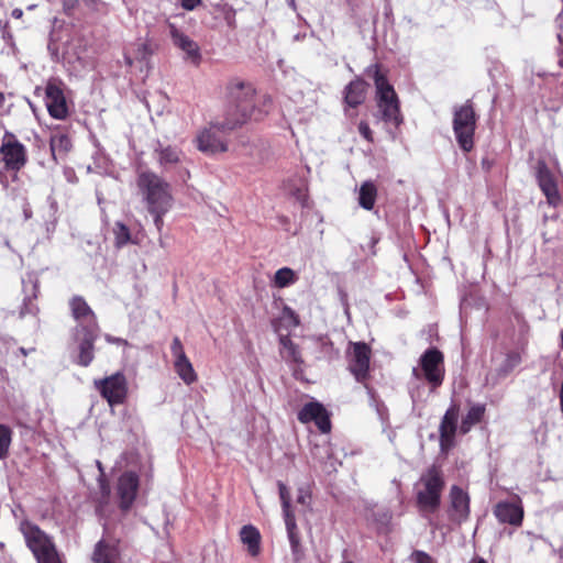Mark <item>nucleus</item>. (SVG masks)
<instances>
[{
    "label": "nucleus",
    "mask_w": 563,
    "mask_h": 563,
    "mask_svg": "<svg viewBox=\"0 0 563 563\" xmlns=\"http://www.w3.org/2000/svg\"><path fill=\"white\" fill-rule=\"evenodd\" d=\"M240 538L243 544L247 547V552L252 556L258 555L261 551V534L253 526H244L240 531Z\"/></svg>",
    "instance_id": "obj_23"
},
{
    "label": "nucleus",
    "mask_w": 563,
    "mask_h": 563,
    "mask_svg": "<svg viewBox=\"0 0 563 563\" xmlns=\"http://www.w3.org/2000/svg\"><path fill=\"white\" fill-rule=\"evenodd\" d=\"M239 126V121L212 120L198 130L194 143L203 154L218 155L229 150L227 134Z\"/></svg>",
    "instance_id": "obj_3"
},
{
    "label": "nucleus",
    "mask_w": 563,
    "mask_h": 563,
    "mask_svg": "<svg viewBox=\"0 0 563 563\" xmlns=\"http://www.w3.org/2000/svg\"><path fill=\"white\" fill-rule=\"evenodd\" d=\"M358 132L365 140H367L368 142H373V134L366 122H360Z\"/></svg>",
    "instance_id": "obj_43"
},
{
    "label": "nucleus",
    "mask_w": 563,
    "mask_h": 563,
    "mask_svg": "<svg viewBox=\"0 0 563 563\" xmlns=\"http://www.w3.org/2000/svg\"><path fill=\"white\" fill-rule=\"evenodd\" d=\"M148 54L150 52L147 45L144 43L140 44L137 47V58L146 59Z\"/></svg>",
    "instance_id": "obj_44"
},
{
    "label": "nucleus",
    "mask_w": 563,
    "mask_h": 563,
    "mask_svg": "<svg viewBox=\"0 0 563 563\" xmlns=\"http://www.w3.org/2000/svg\"><path fill=\"white\" fill-rule=\"evenodd\" d=\"M377 197V188L372 181H365L358 190V205L365 210L374 208Z\"/></svg>",
    "instance_id": "obj_25"
},
{
    "label": "nucleus",
    "mask_w": 563,
    "mask_h": 563,
    "mask_svg": "<svg viewBox=\"0 0 563 563\" xmlns=\"http://www.w3.org/2000/svg\"><path fill=\"white\" fill-rule=\"evenodd\" d=\"M298 419L302 423L314 421L322 433H327L331 429L330 419L325 408L317 401L306 404L299 411Z\"/></svg>",
    "instance_id": "obj_17"
},
{
    "label": "nucleus",
    "mask_w": 563,
    "mask_h": 563,
    "mask_svg": "<svg viewBox=\"0 0 563 563\" xmlns=\"http://www.w3.org/2000/svg\"><path fill=\"white\" fill-rule=\"evenodd\" d=\"M0 155L5 168L12 170L13 180L18 178V172L26 164V148L11 133H7L0 146Z\"/></svg>",
    "instance_id": "obj_9"
},
{
    "label": "nucleus",
    "mask_w": 563,
    "mask_h": 563,
    "mask_svg": "<svg viewBox=\"0 0 563 563\" xmlns=\"http://www.w3.org/2000/svg\"><path fill=\"white\" fill-rule=\"evenodd\" d=\"M476 114L470 101L457 106L453 111V131L460 147L470 152L474 146Z\"/></svg>",
    "instance_id": "obj_7"
},
{
    "label": "nucleus",
    "mask_w": 563,
    "mask_h": 563,
    "mask_svg": "<svg viewBox=\"0 0 563 563\" xmlns=\"http://www.w3.org/2000/svg\"><path fill=\"white\" fill-rule=\"evenodd\" d=\"M12 432L9 427L0 424V460L7 457L11 444Z\"/></svg>",
    "instance_id": "obj_36"
},
{
    "label": "nucleus",
    "mask_w": 563,
    "mask_h": 563,
    "mask_svg": "<svg viewBox=\"0 0 563 563\" xmlns=\"http://www.w3.org/2000/svg\"><path fill=\"white\" fill-rule=\"evenodd\" d=\"M4 102H5V97H4L3 92L0 91V108H2L4 106Z\"/></svg>",
    "instance_id": "obj_51"
},
{
    "label": "nucleus",
    "mask_w": 563,
    "mask_h": 563,
    "mask_svg": "<svg viewBox=\"0 0 563 563\" xmlns=\"http://www.w3.org/2000/svg\"><path fill=\"white\" fill-rule=\"evenodd\" d=\"M170 350H172V354L175 357V360L186 357V354H185V351H184V347H183V344H181L179 338H177V336L174 338V340L172 342Z\"/></svg>",
    "instance_id": "obj_40"
},
{
    "label": "nucleus",
    "mask_w": 563,
    "mask_h": 563,
    "mask_svg": "<svg viewBox=\"0 0 563 563\" xmlns=\"http://www.w3.org/2000/svg\"><path fill=\"white\" fill-rule=\"evenodd\" d=\"M444 481L437 466L428 468L416 485L417 504L421 512H434L440 506Z\"/></svg>",
    "instance_id": "obj_5"
},
{
    "label": "nucleus",
    "mask_w": 563,
    "mask_h": 563,
    "mask_svg": "<svg viewBox=\"0 0 563 563\" xmlns=\"http://www.w3.org/2000/svg\"><path fill=\"white\" fill-rule=\"evenodd\" d=\"M279 343L282 346L280 354L283 358H285L287 362H292L297 364L302 363L298 346L288 336H280Z\"/></svg>",
    "instance_id": "obj_27"
},
{
    "label": "nucleus",
    "mask_w": 563,
    "mask_h": 563,
    "mask_svg": "<svg viewBox=\"0 0 563 563\" xmlns=\"http://www.w3.org/2000/svg\"><path fill=\"white\" fill-rule=\"evenodd\" d=\"M309 499V496L306 492H303L302 489L299 490V494H298V497H297V501L299 504H307V500Z\"/></svg>",
    "instance_id": "obj_47"
},
{
    "label": "nucleus",
    "mask_w": 563,
    "mask_h": 563,
    "mask_svg": "<svg viewBox=\"0 0 563 563\" xmlns=\"http://www.w3.org/2000/svg\"><path fill=\"white\" fill-rule=\"evenodd\" d=\"M69 309L77 323L74 331L99 330L95 312L81 296L70 298Z\"/></svg>",
    "instance_id": "obj_11"
},
{
    "label": "nucleus",
    "mask_w": 563,
    "mask_h": 563,
    "mask_svg": "<svg viewBox=\"0 0 563 563\" xmlns=\"http://www.w3.org/2000/svg\"><path fill=\"white\" fill-rule=\"evenodd\" d=\"M475 563H486V562H485V560L479 559V560H477Z\"/></svg>",
    "instance_id": "obj_54"
},
{
    "label": "nucleus",
    "mask_w": 563,
    "mask_h": 563,
    "mask_svg": "<svg viewBox=\"0 0 563 563\" xmlns=\"http://www.w3.org/2000/svg\"><path fill=\"white\" fill-rule=\"evenodd\" d=\"M97 465H98L99 471L102 473V466L99 461H97ZM99 486H100V493L102 495V498L107 500L110 496V487L102 478V474L100 475V478H99Z\"/></svg>",
    "instance_id": "obj_41"
},
{
    "label": "nucleus",
    "mask_w": 563,
    "mask_h": 563,
    "mask_svg": "<svg viewBox=\"0 0 563 563\" xmlns=\"http://www.w3.org/2000/svg\"><path fill=\"white\" fill-rule=\"evenodd\" d=\"M99 335V330L74 331V340L77 343V363L88 366L93 360V343Z\"/></svg>",
    "instance_id": "obj_18"
},
{
    "label": "nucleus",
    "mask_w": 563,
    "mask_h": 563,
    "mask_svg": "<svg viewBox=\"0 0 563 563\" xmlns=\"http://www.w3.org/2000/svg\"><path fill=\"white\" fill-rule=\"evenodd\" d=\"M278 489H279V497H280V501H282V506H283L284 518H286L287 515H294L292 511L290 510L289 490L286 487V485L282 482H278Z\"/></svg>",
    "instance_id": "obj_37"
},
{
    "label": "nucleus",
    "mask_w": 563,
    "mask_h": 563,
    "mask_svg": "<svg viewBox=\"0 0 563 563\" xmlns=\"http://www.w3.org/2000/svg\"><path fill=\"white\" fill-rule=\"evenodd\" d=\"M384 517H385L386 521H388L390 519V515L389 514H385Z\"/></svg>",
    "instance_id": "obj_53"
},
{
    "label": "nucleus",
    "mask_w": 563,
    "mask_h": 563,
    "mask_svg": "<svg viewBox=\"0 0 563 563\" xmlns=\"http://www.w3.org/2000/svg\"><path fill=\"white\" fill-rule=\"evenodd\" d=\"M460 408L452 404L445 411L440 423V445L442 451H448L453 445L454 435L457 429Z\"/></svg>",
    "instance_id": "obj_15"
},
{
    "label": "nucleus",
    "mask_w": 563,
    "mask_h": 563,
    "mask_svg": "<svg viewBox=\"0 0 563 563\" xmlns=\"http://www.w3.org/2000/svg\"><path fill=\"white\" fill-rule=\"evenodd\" d=\"M350 360V369L357 382L366 378L369 368L371 350L363 342L353 343Z\"/></svg>",
    "instance_id": "obj_16"
},
{
    "label": "nucleus",
    "mask_w": 563,
    "mask_h": 563,
    "mask_svg": "<svg viewBox=\"0 0 563 563\" xmlns=\"http://www.w3.org/2000/svg\"><path fill=\"white\" fill-rule=\"evenodd\" d=\"M34 351V349H30V350H26L24 347H20L19 349V352L23 355V356H26L30 352Z\"/></svg>",
    "instance_id": "obj_50"
},
{
    "label": "nucleus",
    "mask_w": 563,
    "mask_h": 563,
    "mask_svg": "<svg viewBox=\"0 0 563 563\" xmlns=\"http://www.w3.org/2000/svg\"><path fill=\"white\" fill-rule=\"evenodd\" d=\"M140 478L134 472H124L118 479L117 493L120 498V508L128 510L136 498Z\"/></svg>",
    "instance_id": "obj_14"
},
{
    "label": "nucleus",
    "mask_w": 563,
    "mask_h": 563,
    "mask_svg": "<svg viewBox=\"0 0 563 563\" xmlns=\"http://www.w3.org/2000/svg\"><path fill=\"white\" fill-rule=\"evenodd\" d=\"M199 3H200V0H183L181 1V5L186 10H194Z\"/></svg>",
    "instance_id": "obj_45"
},
{
    "label": "nucleus",
    "mask_w": 563,
    "mask_h": 563,
    "mask_svg": "<svg viewBox=\"0 0 563 563\" xmlns=\"http://www.w3.org/2000/svg\"><path fill=\"white\" fill-rule=\"evenodd\" d=\"M536 177L541 191L547 197L548 203L553 207H556L561 201V196L558 187V179L551 173L545 162L542 159H539L537 162Z\"/></svg>",
    "instance_id": "obj_12"
},
{
    "label": "nucleus",
    "mask_w": 563,
    "mask_h": 563,
    "mask_svg": "<svg viewBox=\"0 0 563 563\" xmlns=\"http://www.w3.org/2000/svg\"><path fill=\"white\" fill-rule=\"evenodd\" d=\"M45 103L48 113L57 120H63L68 114L66 99L62 84L55 79L49 80L45 87Z\"/></svg>",
    "instance_id": "obj_13"
},
{
    "label": "nucleus",
    "mask_w": 563,
    "mask_h": 563,
    "mask_svg": "<svg viewBox=\"0 0 563 563\" xmlns=\"http://www.w3.org/2000/svg\"><path fill=\"white\" fill-rule=\"evenodd\" d=\"M344 563H352V562H344Z\"/></svg>",
    "instance_id": "obj_57"
},
{
    "label": "nucleus",
    "mask_w": 563,
    "mask_h": 563,
    "mask_svg": "<svg viewBox=\"0 0 563 563\" xmlns=\"http://www.w3.org/2000/svg\"><path fill=\"white\" fill-rule=\"evenodd\" d=\"M366 84L362 79L351 81L345 88V102L350 107H357L365 99Z\"/></svg>",
    "instance_id": "obj_22"
},
{
    "label": "nucleus",
    "mask_w": 563,
    "mask_h": 563,
    "mask_svg": "<svg viewBox=\"0 0 563 563\" xmlns=\"http://www.w3.org/2000/svg\"><path fill=\"white\" fill-rule=\"evenodd\" d=\"M23 15V11L21 9H14L12 11V16L15 19H20Z\"/></svg>",
    "instance_id": "obj_49"
},
{
    "label": "nucleus",
    "mask_w": 563,
    "mask_h": 563,
    "mask_svg": "<svg viewBox=\"0 0 563 563\" xmlns=\"http://www.w3.org/2000/svg\"><path fill=\"white\" fill-rule=\"evenodd\" d=\"M168 27L174 45L186 54V58L195 63L198 62L200 53L197 43L180 32L173 23H169Z\"/></svg>",
    "instance_id": "obj_20"
},
{
    "label": "nucleus",
    "mask_w": 563,
    "mask_h": 563,
    "mask_svg": "<svg viewBox=\"0 0 563 563\" xmlns=\"http://www.w3.org/2000/svg\"><path fill=\"white\" fill-rule=\"evenodd\" d=\"M410 561L413 563H435L428 553L420 550H416L411 553Z\"/></svg>",
    "instance_id": "obj_39"
},
{
    "label": "nucleus",
    "mask_w": 563,
    "mask_h": 563,
    "mask_svg": "<svg viewBox=\"0 0 563 563\" xmlns=\"http://www.w3.org/2000/svg\"><path fill=\"white\" fill-rule=\"evenodd\" d=\"M285 189L302 207L306 206V203H307V185L302 179L288 180L285 185Z\"/></svg>",
    "instance_id": "obj_29"
},
{
    "label": "nucleus",
    "mask_w": 563,
    "mask_h": 563,
    "mask_svg": "<svg viewBox=\"0 0 563 563\" xmlns=\"http://www.w3.org/2000/svg\"><path fill=\"white\" fill-rule=\"evenodd\" d=\"M20 531L37 563H63L51 538L37 526L25 520L20 523Z\"/></svg>",
    "instance_id": "obj_6"
},
{
    "label": "nucleus",
    "mask_w": 563,
    "mask_h": 563,
    "mask_svg": "<svg viewBox=\"0 0 563 563\" xmlns=\"http://www.w3.org/2000/svg\"><path fill=\"white\" fill-rule=\"evenodd\" d=\"M496 518L504 523L520 526L523 518L522 507L518 504L501 501L495 507Z\"/></svg>",
    "instance_id": "obj_21"
},
{
    "label": "nucleus",
    "mask_w": 563,
    "mask_h": 563,
    "mask_svg": "<svg viewBox=\"0 0 563 563\" xmlns=\"http://www.w3.org/2000/svg\"><path fill=\"white\" fill-rule=\"evenodd\" d=\"M170 208H158V209H151L147 210L154 219V224L158 232L162 231L164 225L163 217L169 211Z\"/></svg>",
    "instance_id": "obj_38"
},
{
    "label": "nucleus",
    "mask_w": 563,
    "mask_h": 563,
    "mask_svg": "<svg viewBox=\"0 0 563 563\" xmlns=\"http://www.w3.org/2000/svg\"><path fill=\"white\" fill-rule=\"evenodd\" d=\"M411 398L413 399V401H416V395H415V391L411 393Z\"/></svg>",
    "instance_id": "obj_55"
},
{
    "label": "nucleus",
    "mask_w": 563,
    "mask_h": 563,
    "mask_svg": "<svg viewBox=\"0 0 563 563\" xmlns=\"http://www.w3.org/2000/svg\"><path fill=\"white\" fill-rule=\"evenodd\" d=\"M98 390L110 406L120 405L128 394V384L122 373H115L101 380L95 382Z\"/></svg>",
    "instance_id": "obj_10"
},
{
    "label": "nucleus",
    "mask_w": 563,
    "mask_h": 563,
    "mask_svg": "<svg viewBox=\"0 0 563 563\" xmlns=\"http://www.w3.org/2000/svg\"><path fill=\"white\" fill-rule=\"evenodd\" d=\"M296 273L289 267L279 268L274 275V286L277 288L288 287L297 282Z\"/></svg>",
    "instance_id": "obj_31"
},
{
    "label": "nucleus",
    "mask_w": 563,
    "mask_h": 563,
    "mask_svg": "<svg viewBox=\"0 0 563 563\" xmlns=\"http://www.w3.org/2000/svg\"><path fill=\"white\" fill-rule=\"evenodd\" d=\"M125 63H126L129 66H132V65H133V59H132L129 55H125Z\"/></svg>",
    "instance_id": "obj_52"
},
{
    "label": "nucleus",
    "mask_w": 563,
    "mask_h": 563,
    "mask_svg": "<svg viewBox=\"0 0 563 563\" xmlns=\"http://www.w3.org/2000/svg\"><path fill=\"white\" fill-rule=\"evenodd\" d=\"M451 510L450 517L452 520L461 523L468 518L470 515V497L459 486H452L450 490Z\"/></svg>",
    "instance_id": "obj_19"
},
{
    "label": "nucleus",
    "mask_w": 563,
    "mask_h": 563,
    "mask_svg": "<svg viewBox=\"0 0 563 563\" xmlns=\"http://www.w3.org/2000/svg\"><path fill=\"white\" fill-rule=\"evenodd\" d=\"M76 4H77V0H65L64 1V11L69 14Z\"/></svg>",
    "instance_id": "obj_46"
},
{
    "label": "nucleus",
    "mask_w": 563,
    "mask_h": 563,
    "mask_svg": "<svg viewBox=\"0 0 563 563\" xmlns=\"http://www.w3.org/2000/svg\"><path fill=\"white\" fill-rule=\"evenodd\" d=\"M420 368L413 367L412 375L422 377L429 383L431 390L442 385L444 379L443 354L437 349H428L420 357Z\"/></svg>",
    "instance_id": "obj_8"
},
{
    "label": "nucleus",
    "mask_w": 563,
    "mask_h": 563,
    "mask_svg": "<svg viewBox=\"0 0 563 563\" xmlns=\"http://www.w3.org/2000/svg\"><path fill=\"white\" fill-rule=\"evenodd\" d=\"M161 165H174L180 161V151L173 146H165L156 150Z\"/></svg>",
    "instance_id": "obj_34"
},
{
    "label": "nucleus",
    "mask_w": 563,
    "mask_h": 563,
    "mask_svg": "<svg viewBox=\"0 0 563 563\" xmlns=\"http://www.w3.org/2000/svg\"><path fill=\"white\" fill-rule=\"evenodd\" d=\"M283 316L285 319L289 320L294 327L299 325V318L291 308L285 307L283 310Z\"/></svg>",
    "instance_id": "obj_42"
},
{
    "label": "nucleus",
    "mask_w": 563,
    "mask_h": 563,
    "mask_svg": "<svg viewBox=\"0 0 563 563\" xmlns=\"http://www.w3.org/2000/svg\"><path fill=\"white\" fill-rule=\"evenodd\" d=\"M117 560L118 551L115 547L106 543L103 540L96 544L91 563H117Z\"/></svg>",
    "instance_id": "obj_24"
},
{
    "label": "nucleus",
    "mask_w": 563,
    "mask_h": 563,
    "mask_svg": "<svg viewBox=\"0 0 563 563\" xmlns=\"http://www.w3.org/2000/svg\"><path fill=\"white\" fill-rule=\"evenodd\" d=\"M51 151L56 159L57 155H65L71 148V141L65 134H55L51 137Z\"/></svg>",
    "instance_id": "obj_30"
},
{
    "label": "nucleus",
    "mask_w": 563,
    "mask_h": 563,
    "mask_svg": "<svg viewBox=\"0 0 563 563\" xmlns=\"http://www.w3.org/2000/svg\"><path fill=\"white\" fill-rule=\"evenodd\" d=\"M136 186L147 210L172 208L170 185L155 173L148 170L139 173Z\"/></svg>",
    "instance_id": "obj_4"
},
{
    "label": "nucleus",
    "mask_w": 563,
    "mask_h": 563,
    "mask_svg": "<svg viewBox=\"0 0 563 563\" xmlns=\"http://www.w3.org/2000/svg\"><path fill=\"white\" fill-rule=\"evenodd\" d=\"M563 235V221H560L558 218H551L545 220V231L543 232V236L545 241H552L554 239H560Z\"/></svg>",
    "instance_id": "obj_35"
},
{
    "label": "nucleus",
    "mask_w": 563,
    "mask_h": 563,
    "mask_svg": "<svg viewBox=\"0 0 563 563\" xmlns=\"http://www.w3.org/2000/svg\"><path fill=\"white\" fill-rule=\"evenodd\" d=\"M284 519L291 550L294 554L297 555L299 552L300 539L297 530L295 515H287V517Z\"/></svg>",
    "instance_id": "obj_32"
},
{
    "label": "nucleus",
    "mask_w": 563,
    "mask_h": 563,
    "mask_svg": "<svg viewBox=\"0 0 563 563\" xmlns=\"http://www.w3.org/2000/svg\"><path fill=\"white\" fill-rule=\"evenodd\" d=\"M561 336H562V347H563V332H562V335H561Z\"/></svg>",
    "instance_id": "obj_56"
},
{
    "label": "nucleus",
    "mask_w": 563,
    "mask_h": 563,
    "mask_svg": "<svg viewBox=\"0 0 563 563\" xmlns=\"http://www.w3.org/2000/svg\"><path fill=\"white\" fill-rule=\"evenodd\" d=\"M366 75L374 79L378 113L382 120L395 126H399L402 122V115L394 87L388 82L385 75L380 73L377 64L368 66L366 68Z\"/></svg>",
    "instance_id": "obj_2"
},
{
    "label": "nucleus",
    "mask_w": 563,
    "mask_h": 563,
    "mask_svg": "<svg viewBox=\"0 0 563 563\" xmlns=\"http://www.w3.org/2000/svg\"><path fill=\"white\" fill-rule=\"evenodd\" d=\"M230 106L225 117L230 121H239V126L249 120L261 121L269 113L273 100L269 96H262L254 101L255 89L251 84L233 80L228 86Z\"/></svg>",
    "instance_id": "obj_1"
},
{
    "label": "nucleus",
    "mask_w": 563,
    "mask_h": 563,
    "mask_svg": "<svg viewBox=\"0 0 563 563\" xmlns=\"http://www.w3.org/2000/svg\"><path fill=\"white\" fill-rule=\"evenodd\" d=\"M0 184L3 186V188H8L9 187V180H8V177L5 175V173L3 170H0Z\"/></svg>",
    "instance_id": "obj_48"
},
{
    "label": "nucleus",
    "mask_w": 563,
    "mask_h": 563,
    "mask_svg": "<svg viewBox=\"0 0 563 563\" xmlns=\"http://www.w3.org/2000/svg\"><path fill=\"white\" fill-rule=\"evenodd\" d=\"M484 412L485 407L483 405L477 404L472 406L467 411L466 416L462 420L460 427L461 432L467 433L474 424L478 423L482 420Z\"/></svg>",
    "instance_id": "obj_28"
},
{
    "label": "nucleus",
    "mask_w": 563,
    "mask_h": 563,
    "mask_svg": "<svg viewBox=\"0 0 563 563\" xmlns=\"http://www.w3.org/2000/svg\"><path fill=\"white\" fill-rule=\"evenodd\" d=\"M174 367L178 376L185 384L190 385L197 379L196 372L188 357H183L174 361Z\"/></svg>",
    "instance_id": "obj_26"
},
{
    "label": "nucleus",
    "mask_w": 563,
    "mask_h": 563,
    "mask_svg": "<svg viewBox=\"0 0 563 563\" xmlns=\"http://www.w3.org/2000/svg\"><path fill=\"white\" fill-rule=\"evenodd\" d=\"M114 235V244L117 247H123L129 243H134L131 238L130 229L122 222L118 221L114 223L112 229Z\"/></svg>",
    "instance_id": "obj_33"
}]
</instances>
